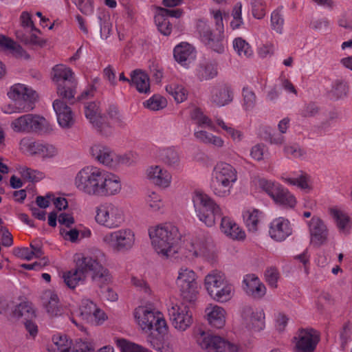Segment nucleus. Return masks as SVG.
<instances>
[{"label":"nucleus","mask_w":352,"mask_h":352,"mask_svg":"<svg viewBox=\"0 0 352 352\" xmlns=\"http://www.w3.org/2000/svg\"><path fill=\"white\" fill-rule=\"evenodd\" d=\"M73 184L79 192L89 197H114L122 190V179L118 175L93 165L78 170Z\"/></svg>","instance_id":"obj_1"},{"label":"nucleus","mask_w":352,"mask_h":352,"mask_svg":"<svg viewBox=\"0 0 352 352\" xmlns=\"http://www.w3.org/2000/svg\"><path fill=\"white\" fill-rule=\"evenodd\" d=\"M151 246L162 259L170 258L177 253V245L181 239L179 228L171 223H160L148 229Z\"/></svg>","instance_id":"obj_2"},{"label":"nucleus","mask_w":352,"mask_h":352,"mask_svg":"<svg viewBox=\"0 0 352 352\" xmlns=\"http://www.w3.org/2000/svg\"><path fill=\"white\" fill-rule=\"evenodd\" d=\"M133 316L138 328L144 333H149L153 329L160 335H165L168 332V326L164 314L151 302L136 307Z\"/></svg>","instance_id":"obj_3"},{"label":"nucleus","mask_w":352,"mask_h":352,"mask_svg":"<svg viewBox=\"0 0 352 352\" xmlns=\"http://www.w3.org/2000/svg\"><path fill=\"white\" fill-rule=\"evenodd\" d=\"M237 179V170L234 166L226 162H219L212 172V191L218 197H227L231 194Z\"/></svg>","instance_id":"obj_4"},{"label":"nucleus","mask_w":352,"mask_h":352,"mask_svg":"<svg viewBox=\"0 0 352 352\" xmlns=\"http://www.w3.org/2000/svg\"><path fill=\"white\" fill-rule=\"evenodd\" d=\"M12 131L16 134L34 133L47 135L54 131V126L45 117L38 114L26 113L13 118L10 123Z\"/></svg>","instance_id":"obj_5"},{"label":"nucleus","mask_w":352,"mask_h":352,"mask_svg":"<svg viewBox=\"0 0 352 352\" xmlns=\"http://www.w3.org/2000/svg\"><path fill=\"white\" fill-rule=\"evenodd\" d=\"M103 256L100 252L87 254L77 253L74 255V261L85 275L89 272H91L94 282L98 285H106L112 281V276L102 265Z\"/></svg>","instance_id":"obj_6"},{"label":"nucleus","mask_w":352,"mask_h":352,"mask_svg":"<svg viewBox=\"0 0 352 352\" xmlns=\"http://www.w3.org/2000/svg\"><path fill=\"white\" fill-rule=\"evenodd\" d=\"M126 220L125 208L116 202H104L94 209V221L101 227L109 230L117 229L124 225Z\"/></svg>","instance_id":"obj_7"},{"label":"nucleus","mask_w":352,"mask_h":352,"mask_svg":"<svg viewBox=\"0 0 352 352\" xmlns=\"http://www.w3.org/2000/svg\"><path fill=\"white\" fill-rule=\"evenodd\" d=\"M192 201L197 217L207 227L216 223L217 217L222 214L221 206L209 195L201 190H195Z\"/></svg>","instance_id":"obj_8"},{"label":"nucleus","mask_w":352,"mask_h":352,"mask_svg":"<svg viewBox=\"0 0 352 352\" xmlns=\"http://www.w3.org/2000/svg\"><path fill=\"white\" fill-rule=\"evenodd\" d=\"M102 236V244L115 252L126 253L135 246L137 238L135 231L130 228H119Z\"/></svg>","instance_id":"obj_9"},{"label":"nucleus","mask_w":352,"mask_h":352,"mask_svg":"<svg viewBox=\"0 0 352 352\" xmlns=\"http://www.w3.org/2000/svg\"><path fill=\"white\" fill-rule=\"evenodd\" d=\"M258 186L278 207L285 209H294L297 206L298 201L295 195L279 182L261 179L258 180Z\"/></svg>","instance_id":"obj_10"},{"label":"nucleus","mask_w":352,"mask_h":352,"mask_svg":"<svg viewBox=\"0 0 352 352\" xmlns=\"http://www.w3.org/2000/svg\"><path fill=\"white\" fill-rule=\"evenodd\" d=\"M198 277L197 272L188 267L182 266L177 270L175 284L182 299L186 302L193 304L199 298L200 285Z\"/></svg>","instance_id":"obj_11"},{"label":"nucleus","mask_w":352,"mask_h":352,"mask_svg":"<svg viewBox=\"0 0 352 352\" xmlns=\"http://www.w3.org/2000/svg\"><path fill=\"white\" fill-rule=\"evenodd\" d=\"M51 79L56 87L58 95L67 99L74 97L76 78L70 67L63 64L56 65L52 67Z\"/></svg>","instance_id":"obj_12"},{"label":"nucleus","mask_w":352,"mask_h":352,"mask_svg":"<svg viewBox=\"0 0 352 352\" xmlns=\"http://www.w3.org/2000/svg\"><path fill=\"white\" fill-rule=\"evenodd\" d=\"M196 343L206 352H239L238 344L222 337L198 329L194 334Z\"/></svg>","instance_id":"obj_13"},{"label":"nucleus","mask_w":352,"mask_h":352,"mask_svg":"<svg viewBox=\"0 0 352 352\" xmlns=\"http://www.w3.org/2000/svg\"><path fill=\"white\" fill-rule=\"evenodd\" d=\"M52 340L55 348L49 349V352H114L113 348L110 345L96 350L88 343L79 342L74 344L72 340L64 334H55Z\"/></svg>","instance_id":"obj_14"},{"label":"nucleus","mask_w":352,"mask_h":352,"mask_svg":"<svg viewBox=\"0 0 352 352\" xmlns=\"http://www.w3.org/2000/svg\"><path fill=\"white\" fill-rule=\"evenodd\" d=\"M239 315L246 330L252 335L258 334L266 328V315L263 308L249 305L240 308Z\"/></svg>","instance_id":"obj_15"},{"label":"nucleus","mask_w":352,"mask_h":352,"mask_svg":"<svg viewBox=\"0 0 352 352\" xmlns=\"http://www.w3.org/2000/svg\"><path fill=\"white\" fill-rule=\"evenodd\" d=\"M212 248L211 241L205 237L187 239L179 251L180 259L186 263H192L197 258L205 256Z\"/></svg>","instance_id":"obj_16"},{"label":"nucleus","mask_w":352,"mask_h":352,"mask_svg":"<svg viewBox=\"0 0 352 352\" xmlns=\"http://www.w3.org/2000/svg\"><path fill=\"white\" fill-rule=\"evenodd\" d=\"M172 327L179 333L187 331L193 323L192 312L183 302H172L168 307Z\"/></svg>","instance_id":"obj_17"},{"label":"nucleus","mask_w":352,"mask_h":352,"mask_svg":"<svg viewBox=\"0 0 352 352\" xmlns=\"http://www.w3.org/2000/svg\"><path fill=\"white\" fill-rule=\"evenodd\" d=\"M144 176L149 184L161 190H167L173 184V173L162 164H153L148 166L144 171Z\"/></svg>","instance_id":"obj_18"},{"label":"nucleus","mask_w":352,"mask_h":352,"mask_svg":"<svg viewBox=\"0 0 352 352\" xmlns=\"http://www.w3.org/2000/svg\"><path fill=\"white\" fill-rule=\"evenodd\" d=\"M7 96L10 99L21 105L22 109L28 111L33 109V104L38 98L35 90L23 83H16L12 85Z\"/></svg>","instance_id":"obj_19"},{"label":"nucleus","mask_w":352,"mask_h":352,"mask_svg":"<svg viewBox=\"0 0 352 352\" xmlns=\"http://www.w3.org/2000/svg\"><path fill=\"white\" fill-rule=\"evenodd\" d=\"M320 341V333L311 328H302L297 331L292 343L296 352H314Z\"/></svg>","instance_id":"obj_20"},{"label":"nucleus","mask_w":352,"mask_h":352,"mask_svg":"<svg viewBox=\"0 0 352 352\" xmlns=\"http://www.w3.org/2000/svg\"><path fill=\"white\" fill-rule=\"evenodd\" d=\"M197 30L201 41L213 51L222 54L226 48V42L224 37V31H219L217 34H213L209 24L204 21H199L197 23Z\"/></svg>","instance_id":"obj_21"},{"label":"nucleus","mask_w":352,"mask_h":352,"mask_svg":"<svg viewBox=\"0 0 352 352\" xmlns=\"http://www.w3.org/2000/svg\"><path fill=\"white\" fill-rule=\"evenodd\" d=\"M79 316L82 320L93 325H102L108 320V316L94 302L83 299L79 307Z\"/></svg>","instance_id":"obj_22"},{"label":"nucleus","mask_w":352,"mask_h":352,"mask_svg":"<svg viewBox=\"0 0 352 352\" xmlns=\"http://www.w3.org/2000/svg\"><path fill=\"white\" fill-rule=\"evenodd\" d=\"M306 224L311 245L320 247L327 242L329 228L322 219L314 215L306 222Z\"/></svg>","instance_id":"obj_23"},{"label":"nucleus","mask_w":352,"mask_h":352,"mask_svg":"<svg viewBox=\"0 0 352 352\" xmlns=\"http://www.w3.org/2000/svg\"><path fill=\"white\" fill-rule=\"evenodd\" d=\"M204 319L212 329L221 330L227 324L228 311L218 304L208 303L204 309Z\"/></svg>","instance_id":"obj_24"},{"label":"nucleus","mask_w":352,"mask_h":352,"mask_svg":"<svg viewBox=\"0 0 352 352\" xmlns=\"http://www.w3.org/2000/svg\"><path fill=\"white\" fill-rule=\"evenodd\" d=\"M241 287L244 293L254 300L263 299L267 294L266 286L254 274H248L243 276Z\"/></svg>","instance_id":"obj_25"},{"label":"nucleus","mask_w":352,"mask_h":352,"mask_svg":"<svg viewBox=\"0 0 352 352\" xmlns=\"http://www.w3.org/2000/svg\"><path fill=\"white\" fill-rule=\"evenodd\" d=\"M234 98L232 88L226 84H217L208 89V100L215 107H222L230 104Z\"/></svg>","instance_id":"obj_26"},{"label":"nucleus","mask_w":352,"mask_h":352,"mask_svg":"<svg viewBox=\"0 0 352 352\" xmlns=\"http://www.w3.org/2000/svg\"><path fill=\"white\" fill-rule=\"evenodd\" d=\"M268 232L272 240L282 242L292 234L293 228L287 219L279 217L270 222Z\"/></svg>","instance_id":"obj_27"},{"label":"nucleus","mask_w":352,"mask_h":352,"mask_svg":"<svg viewBox=\"0 0 352 352\" xmlns=\"http://www.w3.org/2000/svg\"><path fill=\"white\" fill-rule=\"evenodd\" d=\"M91 154L99 164L110 168H116V153L109 147L102 144H94L91 147Z\"/></svg>","instance_id":"obj_28"},{"label":"nucleus","mask_w":352,"mask_h":352,"mask_svg":"<svg viewBox=\"0 0 352 352\" xmlns=\"http://www.w3.org/2000/svg\"><path fill=\"white\" fill-rule=\"evenodd\" d=\"M53 108L56 115L58 124L62 129H67L74 125L75 122L74 113L63 100H54Z\"/></svg>","instance_id":"obj_29"},{"label":"nucleus","mask_w":352,"mask_h":352,"mask_svg":"<svg viewBox=\"0 0 352 352\" xmlns=\"http://www.w3.org/2000/svg\"><path fill=\"white\" fill-rule=\"evenodd\" d=\"M280 179L288 185L297 186L305 192H310L313 190L311 176L303 171H300L295 177L283 173Z\"/></svg>","instance_id":"obj_30"},{"label":"nucleus","mask_w":352,"mask_h":352,"mask_svg":"<svg viewBox=\"0 0 352 352\" xmlns=\"http://www.w3.org/2000/svg\"><path fill=\"white\" fill-rule=\"evenodd\" d=\"M332 217L340 234L346 236L352 230V220L347 213L336 208L329 209Z\"/></svg>","instance_id":"obj_31"},{"label":"nucleus","mask_w":352,"mask_h":352,"mask_svg":"<svg viewBox=\"0 0 352 352\" xmlns=\"http://www.w3.org/2000/svg\"><path fill=\"white\" fill-rule=\"evenodd\" d=\"M220 230L233 240H243L246 236L245 231L232 218L227 216L222 217Z\"/></svg>","instance_id":"obj_32"},{"label":"nucleus","mask_w":352,"mask_h":352,"mask_svg":"<svg viewBox=\"0 0 352 352\" xmlns=\"http://www.w3.org/2000/svg\"><path fill=\"white\" fill-rule=\"evenodd\" d=\"M226 280V275L221 272L213 270L208 273L203 280L204 287L208 296L211 298Z\"/></svg>","instance_id":"obj_33"},{"label":"nucleus","mask_w":352,"mask_h":352,"mask_svg":"<svg viewBox=\"0 0 352 352\" xmlns=\"http://www.w3.org/2000/svg\"><path fill=\"white\" fill-rule=\"evenodd\" d=\"M102 113L98 103L87 102L85 104V115L89 123L96 130L100 132L101 127L104 125V120H102Z\"/></svg>","instance_id":"obj_34"},{"label":"nucleus","mask_w":352,"mask_h":352,"mask_svg":"<svg viewBox=\"0 0 352 352\" xmlns=\"http://www.w3.org/2000/svg\"><path fill=\"white\" fill-rule=\"evenodd\" d=\"M41 300L43 307L51 317L62 314V307L58 297L54 292L45 291L42 295Z\"/></svg>","instance_id":"obj_35"},{"label":"nucleus","mask_w":352,"mask_h":352,"mask_svg":"<svg viewBox=\"0 0 352 352\" xmlns=\"http://www.w3.org/2000/svg\"><path fill=\"white\" fill-rule=\"evenodd\" d=\"M130 85L140 94L151 92V82L147 74L142 70L135 69L130 74Z\"/></svg>","instance_id":"obj_36"},{"label":"nucleus","mask_w":352,"mask_h":352,"mask_svg":"<svg viewBox=\"0 0 352 352\" xmlns=\"http://www.w3.org/2000/svg\"><path fill=\"white\" fill-rule=\"evenodd\" d=\"M194 136L199 142L212 147L221 149L226 146L225 140L219 136L214 135L206 130H195L194 131Z\"/></svg>","instance_id":"obj_37"},{"label":"nucleus","mask_w":352,"mask_h":352,"mask_svg":"<svg viewBox=\"0 0 352 352\" xmlns=\"http://www.w3.org/2000/svg\"><path fill=\"white\" fill-rule=\"evenodd\" d=\"M173 54L175 60L182 65H188L195 58V49L188 43H181L176 45Z\"/></svg>","instance_id":"obj_38"},{"label":"nucleus","mask_w":352,"mask_h":352,"mask_svg":"<svg viewBox=\"0 0 352 352\" xmlns=\"http://www.w3.org/2000/svg\"><path fill=\"white\" fill-rule=\"evenodd\" d=\"M235 294L236 289L234 284L227 279L210 298L217 302L225 304L232 301Z\"/></svg>","instance_id":"obj_39"},{"label":"nucleus","mask_w":352,"mask_h":352,"mask_svg":"<svg viewBox=\"0 0 352 352\" xmlns=\"http://www.w3.org/2000/svg\"><path fill=\"white\" fill-rule=\"evenodd\" d=\"M263 218V212L256 208H248L243 212V222L248 230L251 232H255L258 230Z\"/></svg>","instance_id":"obj_40"},{"label":"nucleus","mask_w":352,"mask_h":352,"mask_svg":"<svg viewBox=\"0 0 352 352\" xmlns=\"http://www.w3.org/2000/svg\"><path fill=\"white\" fill-rule=\"evenodd\" d=\"M102 120H104V123L101 127L100 133L104 135H107L109 133V128L112 124H120L123 121L122 116L114 106L109 107L103 112Z\"/></svg>","instance_id":"obj_41"},{"label":"nucleus","mask_w":352,"mask_h":352,"mask_svg":"<svg viewBox=\"0 0 352 352\" xmlns=\"http://www.w3.org/2000/svg\"><path fill=\"white\" fill-rule=\"evenodd\" d=\"M144 202L148 210L153 212L162 213L165 202L162 196L155 190H149L144 197Z\"/></svg>","instance_id":"obj_42"},{"label":"nucleus","mask_w":352,"mask_h":352,"mask_svg":"<svg viewBox=\"0 0 352 352\" xmlns=\"http://www.w3.org/2000/svg\"><path fill=\"white\" fill-rule=\"evenodd\" d=\"M62 278L65 284L70 289H74L85 282L86 275L78 266L76 268L63 273Z\"/></svg>","instance_id":"obj_43"},{"label":"nucleus","mask_w":352,"mask_h":352,"mask_svg":"<svg viewBox=\"0 0 352 352\" xmlns=\"http://www.w3.org/2000/svg\"><path fill=\"white\" fill-rule=\"evenodd\" d=\"M0 48L9 50L15 57L28 59L29 55L14 40L4 35L0 34Z\"/></svg>","instance_id":"obj_44"},{"label":"nucleus","mask_w":352,"mask_h":352,"mask_svg":"<svg viewBox=\"0 0 352 352\" xmlns=\"http://www.w3.org/2000/svg\"><path fill=\"white\" fill-rule=\"evenodd\" d=\"M214 123L216 126L225 131L234 142L239 143L243 140V133L241 130L233 127L231 124H227L221 117H215Z\"/></svg>","instance_id":"obj_45"},{"label":"nucleus","mask_w":352,"mask_h":352,"mask_svg":"<svg viewBox=\"0 0 352 352\" xmlns=\"http://www.w3.org/2000/svg\"><path fill=\"white\" fill-rule=\"evenodd\" d=\"M160 157L169 166H177L179 164L181 158L178 151L173 146L160 149Z\"/></svg>","instance_id":"obj_46"},{"label":"nucleus","mask_w":352,"mask_h":352,"mask_svg":"<svg viewBox=\"0 0 352 352\" xmlns=\"http://www.w3.org/2000/svg\"><path fill=\"white\" fill-rule=\"evenodd\" d=\"M98 19L100 22V36L102 38L107 39L112 32L113 25L111 21V16L109 12L101 10L98 14Z\"/></svg>","instance_id":"obj_47"},{"label":"nucleus","mask_w":352,"mask_h":352,"mask_svg":"<svg viewBox=\"0 0 352 352\" xmlns=\"http://www.w3.org/2000/svg\"><path fill=\"white\" fill-rule=\"evenodd\" d=\"M218 74L217 66L212 63L200 64L196 69V75L201 80H208L215 78Z\"/></svg>","instance_id":"obj_48"},{"label":"nucleus","mask_w":352,"mask_h":352,"mask_svg":"<svg viewBox=\"0 0 352 352\" xmlns=\"http://www.w3.org/2000/svg\"><path fill=\"white\" fill-rule=\"evenodd\" d=\"M12 316L16 320L23 319L25 322L35 317V311L30 304L23 302L14 307Z\"/></svg>","instance_id":"obj_49"},{"label":"nucleus","mask_w":352,"mask_h":352,"mask_svg":"<svg viewBox=\"0 0 352 352\" xmlns=\"http://www.w3.org/2000/svg\"><path fill=\"white\" fill-rule=\"evenodd\" d=\"M14 253L17 257L26 261L39 258L43 254L41 248L33 244H31L30 248H16L14 250Z\"/></svg>","instance_id":"obj_50"},{"label":"nucleus","mask_w":352,"mask_h":352,"mask_svg":"<svg viewBox=\"0 0 352 352\" xmlns=\"http://www.w3.org/2000/svg\"><path fill=\"white\" fill-rule=\"evenodd\" d=\"M191 120L201 127H208L214 131H217L211 119L204 114L203 111L199 108H194L190 114Z\"/></svg>","instance_id":"obj_51"},{"label":"nucleus","mask_w":352,"mask_h":352,"mask_svg":"<svg viewBox=\"0 0 352 352\" xmlns=\"http://www.w3.org/2000/svg\"><path fill=\"white\" fill-rule=\"evenodd\" d=\"M166 98L160 94H154L142 102L143 107L151 111H158L167 107Z\"/></svg>","instance_id":"obj_52"},{"label":"nucleus","mask_w":352,"mask_h":352,"mask_svg":"<svg viewBox=\"0 0 352 352\" xmlns=\"http://www.w3.org/2000/svg\"><path fill=\"white\" fill-rule=\"evenodd\" d=\"M39 142L30 137L25 136L19 142V149L28 156L36 157Z\"/></svg>","instance_id":"obj_53"},{"label":"nucleus","mask_w":352,"mask_h":352,"mask_svg":"<svg viewBox=\"0 0 352 352\" xmlns=\"http://www.w3.org/2000/svg\"><path fill=\"white\" fill-rule=\"evenodd\" d=\"M58 148L50 143L39 142L36 157L41 158L43 160H51L58 155Z\"/></svg>","instance_id":"obj_54"},{"label":"nucleus","mask_w":352,"mask_h":352,"mask_svg":"<svg viewBox=\"0 0 352 352\" xmlns=\"http://www.w3.org/2000/svg\"><path fill=\"white\" fill-rule=\"evenodd\" d=\"M233 48L237 55L241 58H250L254 52L250 44L243 38L238 37L232 42Z\"/></svg>","instance_id":"obj_55"},{"label":"nucleus","mask_w":352,"mask_h":352,"mask_svg":"<svg viewBox=\"0 0 352 352\" xmlns=\"http://www.w3.org/2000/svg\"><path fill=\"white\" fill-rule=\"evenodd\" d=\"M115 344L121 352H153L149 349L123 338H116Z\"/></svg>","instance_id":"obj_56"},{"label":"nucleus","mask_w":352,"mask_h":352,"mask_svg":"<svg viewBox=\"0 0 352 352\" xmlns=\"http://www.w3.org/2000/svg\"><path fill=\"white\" fill-rule=\"evenodd\" d=\"M116 168L120 166H132L139 161V156L134 151H127L123 153H116Z\"/></svg>","instance_id":"obj_57"},{"label":"nucleus","mask_w":352,"mask_h":352,"mask_svg":"<svg viewBox=\"0 0 352 352\" xmlns=\"http://www.w3.org/2000/svg\"><path fill=\"white\" fill-rule=\"evenodd\" d=\"M166 91L172 96L177 103H181L187 99L188 91L185 87L177 83H171L166 86Z\"/></svg>","instance_id":"obj_58"},{"label":"nucleus","mask_w":352,"mask_h":352,"mask_svg":"<svg viewBox=\"0 0 352 352\" xmlns=\"http://www.w3.org/2000/svg\"><path fill=\"white\" fill-rule=\"evenodd\" d=\"M19 174L21 177L29 182H38L44 178L45 175L41 171L34 170L27 166H19L17 168Z\"/></svg>","instance_id":"obj_59"},{"label":"nucleus","mask_w":352,"mask_h":352,"mask_svg":"<svg viewBox=\"0 0 352 352\" xmlns=\"http://www.w3.org/2000/svg\"><path fill=\"white\" fill-rule=\"evenodd\" d=\"M155 22L159 31L164 35H169L172 30V26L168 18L161 13L157 9L155 16Z\"/></svg>","instance_id":"obj_60"},{"label":"nucleus","mask_w":352,"mask_h":352,"mask_svg":"<svg viewBox=\"0 0 352 352\" xmlns=\"http://www.w3.org/2000/svg\"><path fill=\"white\" fill-rule=\"evenodd\" d=\"M151 346L157 352H175L174 344L168 338L153 340Z\"/></svg>","instance_id":"obj_61"},{"label":"nucleus","mask_w":352,"mask_h":352,"mask_svg":"<svg viewBox=\"0 0 352 352\" xmlns=\"http://www.w3.org/2000/svg\"><path fill=\"white\" fill-rule=\"evenodd\" d=\"M232 19L230 23V26L232 30H236L241 28L243 25V20L242 17V5L241 3H237L233 7L231 13Z\"/></svg>","instance_id":"obj_62"},{"label":"nucleus","mask_w":352,"mask_h":352,"mask_svg":"<svg viewBox=\"0 0 352 352\" xmlns=\"http://www.w3.org/2000/svg\"><path fill=\"white\" fill-rule=\"evenodd\" d=\"M280 277L278 270L273 267L267 268L264 273L265 280L271 289H276L278 287Z\"/></svg>","instance_id":"obj_63"},{"label":"nucleus","mask_w":352,"mask_h":352,"mask_svg":"<svg viewBox=\"0 0 352 352\" xmlns=\"http://www.w3.org/2000/svg\"><path fill=\"white\" fill-rule=\"evenodd\" d=\"M284 153L289 158L294 159H304L306 156V153L297 144H289L285 146Z\"/></svg>","instance_id":"obj_64"}]
</instances>
